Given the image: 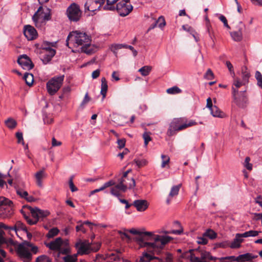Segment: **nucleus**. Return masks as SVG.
I'll return each instance as SVG.
<instances>
[{
	"label": "nucleus",
	"instance_id": "39",
	"mask_svg": "<svg viewBox=\"0 0 262 262\" xmlns=\"http://www.w3.org/2000/svg\"><path fill=\"white\" fill-rule=\"evenodd\" d=\"M166 92L168 94H175L180 93L182 92V91L177 86H173L172 88L168 89L166 90Z\"/></svg>",
	"mask_w": 262,
	"mask_h": 262
},
{
	"label": "nucleus",
	"instance_id": "33",
	"mask_svg": "<svg viewBox=\"0 0 262 262\" xmlns=\"http://www.w3.org/2000/svg\"><path fill=\"white\" fill-rule=\"evenodd\" d=\"M133 162L139 168L146 165L148 163V161L146 159H135L134 160Z\"/></svg>",
	"mask_w": 262,
	"mask_h": 262
},
{
	"label": "nucleus",
	"instance_id": "45",
	"mask_svg": "<svg viewBox=\"0 0 262 262\" xmlns=\"http://www.w3.org/2000/svg\"><path fill=\"white\" fill-rule=\"evenodd\" d=\"M156 23L158 24V27L160 28H163L166 25L165 19L162 16L159 17Z\"/></svg>",
	"mask_w": 262,
	"mask_h": 262
},
{
	"label": "nucleus",
	"instance_id": "41",
	"mask_svg": "<svg viewBox=\"0 0 262 262\" xmlns=\"http://www.w3.org/2000/svg\"><path fill=\"white\" fill-rule=\"evenodd\" d=\"M59 231V230L57 228H53L49 230V232L47 235V236L48 238H52L54 236L57 235Z\"/></svg>",
	"mask_w": 262,
	"mask_h": 262
},
{
	"label": "nucleus",
	"instance_id": "11",
	"mask_svg": "<svg viewBox=\"0 0 262 262\" xmlns=\"http://www.w3.org/2000/svg\"><path fill=\"white\" fill-rule=\"evenodd\" d=\"M133 6L129 3V0H122L116 5L117 12L120 16L127 15L133 10Z\"/></svg>",
	"mask_w": 262,
	"mask_h": 262
},
{
	"label": "nucleus",
	"instance_id": "47",
	"mask_svg": "<svg viewBox=\"0 0 262 262\" xmlns=\"http://www.w3.org/2000/svg\"><path fill=\"white\" fill-rule=\"evenodd\" d=\"M226 64L232 77H234L235 74V73L233 70V67L232 64H231V63L230 61H227L226 62Z\"/></svg>",
	"mask_w": 262,
	"mask_h": 262
},
{
	"label": "nucleus",
	"instance_id": "57",
	"mask_svg": "<svg viewBox=\"0 0 262 262\" xmlns=\"http://www.w3.org/2000/svg\"><path fill=\"white\" fill-rule=\"evenodd\" d=\"M241 246V245H239V243L236 240V238H235L233 240V241L231 243L230 247L231 248H239Z\"/></svg>",
	"mask_w": 262,
	"mask_h": 262
},
{
	"label": "nucleus",
	"instance_id": "55",
	"mask_svg": "<svg viewBox=\"0 0 262 262\" xmlns=\"http://www.w3.org/2000/svg\"><path fill=\"white\" fill-rule=\"evenodd\" d=\"M125 139L124 138L118 139L117 141V144L119 148H122L125 146Z\"/></svg>",
	"mask_w": 262,
	"mask_h": 262
},
{
	"label": "nucleus",
	"instance_id": "14",
	"mask_svg": "<svg viewBox=\"0 0 262 262\" xmlns=\"http://www.w3.org/2000/svg\"><path fill=\"white\" fill-rule=\"evenodd\" d=\"M17 62L24 70H30L33 68V63L26 55L20 56L17 59Z\"/></svg>",
	"mask_w": 262,
	"mask_h": 262
},
{
	"label": "nucleus",
	"instance_id": "26",
	"mask_svg": "<svg viewBox=\"0 0 262 262\" xmlns=\"http://www.w3.org/2000/svg\"><path fill=\"white\" fill-rule=\"evenodd\" d=\"M211 114L214 117L223 118L224 114L215 105L210 110Z\"/></svg>",
	"mask_w": 262,
	"mask_h": 262
},
{
	"label": "nucleus",
	"instance_id": "9",
	"mask_svg": "<svg viewBox=\"0 0 262 262\" xmlns=\"http://www.w3.org/2000/svg\"><path fill=\"white\" fill-rule=\"evenodd\" d=\"M232 96L233 99V102L240 107H245L248 103V98L246 90L236 92L233 89Z\"/></svg>",
	"mask_w": 262,
	"mask_h": 262
},
{
	"label": "nucleus",
	"instance_id": "13",
	"mask_svg": "<svg viewBox=\"0 0 262 262\" xmlns=\"http://www.w3.org/2000/svg\"><path fill=\"white\" fill-rule=\"evenodd\" d=\"M75 247L77 250L76 254L83 255L89 254L92 250L90 244L88 241H79L75 244Z\"/></svg>",
	"mask_w": 262,
	"mask_h": 262
},
{
	"label": "nucleus",
	"instance_id": "3",
	"mask_svg": "<svg viewBox=\"0 0 262 262\" xmlns=\"http://www.w3.org/2000/svg\"><path fill=\"white\" fill-rule=\"evenodd\" d=\"M118 182L111 190V193L116 196H119L120 191L125 192L127 189L133 188L136 185L134 178L127 177V172L123 173L122 178L118 180Z\"/></svg>",
	"mask_w": 262,
	"mask_h": 262
},
{
	"label": "nucleus",
	"instance_id": "61",
	"mask_svg": "<svg viewBox=\"0 0 262 262\" xmlns=\"http://www.w3.org/2000/svg\"><path fill=\"white\" fill-rule=\"evenodd\" d=\"M214 106H213L212 99L211 98L209 97L207 99V104H206V107L210 110Z\"/></svg>",
	"mask_w": 262,
	"mask_h": 262
},
{
	"label": "nucleus",
	"instance_id": "17",
	"mask_svg": "<svg viewBox=\"0 0 262 262\" xmlns=\"http://www.w3.org/2000/svg\"><path fill=\"white\" fill-rule=\"evenodd\" d=\"M56 51L55 50H41L40 58L44 64L50 62L55 55Z\"/></svg>",
	"mask_w": 262,
	"mask_h": 262
},
{
	"label": "nucleus",
	"instance_id": "18",
	"mask_svg": "<svg viewBox=\"0 0 262 262\" xmlns=\"http://www.w3.org/2000/svg\"><path fill=\"white\" fill-rule=\"evenodd\" d=\"M62 244V239L61 237L56 238L54 241L46 244V246L50 249L58 251Z\"/></svg>",
	"mask_w": 262,
	"mask_h": 262
},
{
	"label": "nucleus",
	"instance_id": "7",
	"mask_svg": "<svg viewBox=\"0 0 262 262\" xmlns=\"http://www.w3.org/2000/svg\"><path fill=\"white\" fill-rule=\"evenodd\" d=\"M31 243L25 242L19 244L17 249V253L24 262H30L32 259V254L30 253Z\"/></svg>",
	"mask_w": 262,
	"mask_h": 262
},
{
	"label": "nucleus",
	"instance_id": "42",
	"mask_svg": "<svg viewBox=\"0 0 262 262\" xmlns=\"http://www.w3.org/2000/svg\"><path fill=\"white\" fill-rule=\"evenodd\" d=\"M206 27L207 31L208 33V35H209L210 39H212V40H213V38L214 37V32H213V31L212 30V27H211L210 23H206Z\"/></svg>",
	"mask_w": 262,
	"mask_h": 262
},
{
	"label": "nucleus",
	"instance_id": "1",
	"mask_svg": "<svg viewBox=\"0 0 262 262\" xmlns=\"http://www.w3.org/2000/svg\"><path fill=\"white\" fill-rule=\"evenodd\" d=\"M127 231L137 235L135 240L140 248H146L148 252L154 254H158L164 246L172 239L169 236L156 235L150 232H140L134 228Z\"/></svg>",
	"mask_w": 262,
	"mask_h": 262
},
{
	"label": "nucleus",
	"instance_id": "64",
	"mask_svg": "<svg viewBox=\"0 0 262 262\" xmlns=\"http://www.w3.org/2000/svg\"><path fill=\"white\" fill-rule=\"evenodd\" d=\"M250 1L254 5L262 6V0H250Z\"/></svg>",
	"mask_w": 262,
	"mask_h": 262
},
{
	"label": "nucleus",
	"instance_id": "51",
	"mask_svg": "<svg viewBox=\"0 0 262 262\" xmlns=\"http://www.w3.org/2000/svg\"><path fill=\"white\" fill-rule=\"evenodd\" d=\"M197 242L199 244L205 245L208 243V239L203 234V236L198 238Z\"/></svg>",
	"mask_w": 262,
	"mask_h": 262
},
{
	"label": "nucleus",
	"instance_id": "8",
	"mask_svg": "<svg viewBox=\"0 0 262 262\" xmlns=\"http://www.w3.org/2000/svg\"><path fill=\"white\" fill-rule=\"evenodd\" d=\"M29 209L33 217V220L30 219L25 215H24V217L30 225L36 224L39 219L46 217L49 214V212L47 210H42L36 207L33 208L31 207H29Z\"/></svg>",
	"mask_w": 262,
	"mask_h": 262
},
{
	"label": "nucleus",
	"instance_id": "23",
	"mask_svg": "<svg viewBox=\"0 0 262 262\" xmlns=\"http://www.w3.org/2000/svg\"><path fill=\"white\" fill-rule=\"evenodd\" d=\"M233 83L232 86V92H233V89H234L235 91L239 92L238 89L242 86V85H245L247 83L246 82H244V81H240L239 79L237 77H233Z\"/></svg>",
	"mask_w": 262,
	"mask_h": 262
},
{
	"label": "nucleus",
	"instance_id": "38",
	"mask_svg": "<svg viewBox=\"0 0 262 262\" xmlns=\"http://www.w3.org/2000/svg\"><path fill=\"white\" fill-rule=\"evenodd\" d=\"M161 158L162 159V162L161 164V167L164 168L168 164L170 161V158L167 155H162Z\"/></svg>",
	"mask_w": 262,
	"mask_h": 262
},
{
	"label": "nucleus",
	"instance_id": "37",
	"mask_svg": "<svg viewBox=\"0 0 262 262\" xmlns=\"http://www.w3.org/2000/svg\"><path fill=\"white\" fill-rule=\"evenodd\" d=\"M204 236L208 237L210 239H214L216 237V233L211 229H208L204 233Z\"/></svg>",
	"mask_w": 262,
	"mask_h": 262
},
{
	"label": "nucleus",
	"instance_id": "4",
	"mask_svg": "<svg viewBox=\"0 0 262 262\" xmlns=\"http://www.w3.org/2000/svg\"><path fill=\"white\" fill-rule=\"evenodd\" d=\"M196 124V122L193 120H188L184 117L174 118L171 122L167 130L168 135L171 136L174 134L176 132L180 131L187 127L192 126Z\"/></svg>",
	"mask_w": 262,
	"mask_h": 262
},
{
	"label": "nucleus",
	"instance_id": "59",
	"mask_svg": "<svg viewBox=\"0 0 262 262\" xmlns=\"http://www.w3.org/2000/svg\"><path fill=\"white\" fill-rule=\"evenodd\" d=\"M1 229H10V230H16V227L15 226V227H9L8 226H6L4 223H3L2 222H0V230Z\"/></svg>",
	"mask_w": 262,
	"mask_h": 262
},
{
	"label": "nucleus",
	"instance_id": "54",
	"mask_svg": "<svg viewBox=\"0 0 262 262\" xmlns=\"http://www.w3.org/2000/svg\"><path fill=\"white\" fill-rule=\"evenodd\" d=\"M204 77L208 80H211L213 78V74L210 69H208L204 75Z\"/></svg>",
	"mask_w": 262,
	"mask_h": 262
},
{
	"label": "nucleus",
	"instance_id": "28",
	"mask_svg": "<svg viewBox=\"0 0 262 262\" xmlns=\"http://www.w3.org/2000/svg\"><path fill=\"white\" fill-rule=\"evenodd\" d=\"M56 44V42H51L49 41H43L41 45V50H54L52 47H54Z\"/></svg>",
	"mask_w": 262,
	"mask_h": 262
},
{
	"label": "nucleus",
	"instance_id": "48",
	"mask_svg": "<svg viewBox=\"0 0 262 262\" xmlns=\"http://www.w3.org/2000/svg\"><path fill=\"white\" fill-rule=\"evenodd\" d=\"M250 159L249 157L245 158L244 166L248 170H251L252 169V165L250 163Z\"/></svg>",
	"mask_w": 262,
	"mask_h": 262
},
{
	"label": "nucleus",
	"instance_id": "6",
	"mask_svg": "<svg viewBox=\"0 0 262 262\" xmlns=\"http://www.w3.org/2000/svg\"><path fill=\"white\" fill-rule=\"evenodd\" d=\"M64 75L55 76L47 83V89L50 95H55L60 89L63 84Z\"/></svg>",
	"mask_w": 262,
	"mask_h": 262
},
{
	"label": "nucleus",
	"instance_id": "56",
	"mask_svg": "<svg viewBox=\"0 0 262 262\" xmlns=\"http://www.w3.org/2000/svg\"><path fill=\"white\" fill-rule=\"evenodd\" d=\"M182 232H183V229L181 227L180 229H179V230H172L171 231H167L165 233H168V234L172 233V234H177V235H180Z\"/></svg>",
	"mask_w": 262,
	"mask_h": 262
},
{
	"label": "nucleus",
	"instance_id": "53",
	"mask_svg": "<svg viewBox=\"0 0 262 262\" xmlns=\"http://www.w3.org/2000/svg\"><path fill=\"white\" fill-rule=\"evenodd\" d=\"M143 138L144 140V144L147 146L148 142L151 140V138L149 136V134L147 133H144L143 135Z\"/></svg>",
	"mask_w": 262,
	"mask_h": 262
},
{
	"label": "nucleus",
	"instance_id": "12",
	"mask_svg": "<svg viewBox=\"0 0 262 262\" xmlns=\"http://www.w3.org/2000/svg\"><path fill=\"white\" fill-rule=\"evenodd\" d=\"M245 25L238 21L233 24V28L236 30L230 32L231 38L235 41H240L243 39V29L245 28Z\"/></svg>",
	"mask_w": 262,
	"mask_h": 262
},
{
	"label": "nucleus",
	"instance_id": "44",
	"mask_svg": "<svg viewBox=\"0 0 262 262\" xmlns=\"http://www.w3.org/2000/svg\"><path fill=\"white\" fill-rule=\"evenodd\" d=\"M16 193L18 195H19L21 198L24 199L26 196L28 195V192L27 191L24 190L20 188H16Z\"/></svg>",
	"mask_w": 262,
	"mask_h": 262
},
{
	"label": "nucleus",
	"instance_id": "5",
	"mask_svg": "<svg viewBox=\"0 0 262 262\" xmlns=\"http://www.w3.org/2000/svg\"><path fill=\"white\" fill-rule=\"evenodd\" d=\"M50 18V10L49 8L43 9L42 7L38 8L32 17L36 27L38 28L44 25Z\"/></svg>",
	"mask_w": 262,
	"mask_h": 262
},
{
	"label": "nucleus",
	"instance_id": "62",
	"mask_svg": "<svg viewBox=\"0 0 262 262\" xmlns=\"http://www.w3.org/2000/svg\"><path fill=\"white\" fill-rule=\"evenodd\" d=\"M124 48L129 49V50H130L133 52V55L134 56H136L137 55V51L134 49V48L133 46L127 45L125 44Z\"/></svg>",
	"mask_w": 262,
	"mask_h": 262
},
{
	"label": "nucleus",
	"instance_id": "29",
	"mask_svg": "<svg viewBox=\"0 0 262 262\" xmlns=\"http://www.w3.org/2000/svg\"><path fill=\"white\" fill-rule=\"evenodd\" d=\"M78 254L73 255H67L62 257L64 262H76L77 260Z\"/></svg>",
	"mask_w": 262,
	"mask_h": 262
},
{
	"label": "nucleus",
	"instance_id": "32",
	"mask_svg": "<svg viewBox=\"0 0 262 262\" xmlns=\"http://www.w3.org/2000/svg\"><path fill=\"white\" fill-rule=\"evenodd\" d=\"M118 0H107L106 5L104 6L105 10H114L115 9L114 4L117 2Z\"/></svg>",
	"mask_w": 262,
	"mask_h": 262
},
{
	"label": "nucleus",
	"instance_id": "22",
	"mask_svg": "<svg viewBox=\"0 0 262 262\" xmlns=\"http://www.w3.org/2000/svg\"><path fill=\"white\" fill-rule=\"evenodd\" d=\"M181 186V185L180 184L178 185L173 186L171 188L169 194L168 198L166 200V202L167 204H169L171 198L175 196L178 194Z\"/></svg>",
	"mask_w": 262,
	"mask_h": 262
},
{
	"label": "nucleus",
	"instance_id": "31",
	"mask_svg": "<svg viewBox=\"0 0 262 262\" xmlns=\"http://www.w3.org/2000/svg\"><path fill=\"white\" fill-rule=\"evenodd\" d=\"M24 79H25L26 83L27 85L30 86L33 82V75L32 74L26 73L24 76Z\"/></svg>",
	"mask_w": 262,
	"mask_h": 262
},
{
	"label": "nucleus",
	"instance_id": "52",
	"mask_svg": "<svg viewBox=\"0 0 262 262\" xmlns=\"http://www.w3.org/2000/svg\"><path fill=\"white\" fill-rule=\"evenodd\" d=\"M220 20L224 24V26L228 29H230V27L228 25L226 18L223 15H221L219 17Z\"/></svg>",
	"mask_w": 262,
	"mask_h": 262
},
{
	"label": "nucleus",
	"instance_id": "21",
	"mask_svg": "<svg viewBox=\"0 0 262 262\" xmlns=\"http://www.w3.org/2000/svg\"><path fill=\"white\" fill-rule=\"evenodd\" d=\"M46 177L47 174L43 170H39L35 174L36 182L38 187H42V180Z\"/></svg>",
	"mask_w": 262,
	"mask_h": 262
},
{
	"label": "nucleus",
	"instance_id": "35",
	"mask_svg": "<svg viewBox=\"0 0 262 262\" xmlns=\"http://www.w3.org/2000/svg\"><path fill=\"white\" fill-rule=\"evenodd\" d=\"M5 124L10 129H13L16 127L17 123L13 119L9 118L5 121Z\"/></svg>",
	"mask_w": 262,
	"mask_h": 262
},
{
	"label": "nucleus",
	"instance_id": "49",
	"mask_svg": "<svg viewBox=\"0 0 262 262\" xmlns=\"http://www.w3.org/2000/svg\"><path fill=\"white\" fill-rule=\"evenodd\" d=\"M73 177H71L69 180V186L72 192H75L77 191V188L74 185L73 182Z\"/></svg>",
	"mask_w": 262,
	"mask_h": 262
},
{
	"label": "nucleus",
	"instance_id": "50",
	"mask_svg": "<svg viewBox=\"0 0 262 262\" xmlns=\"http://www.w3.org/2000/svg\"><path fill=\"white\" fill-rule=\"evenodd\" d=\"M16 136L17 139V142L18 143H21L23 145H24L25 143L24 142L23 133L21 132H17L16 133Z\"/></svg>",
	"mask_w": 262,
	"mask_h": 262
},
{
	"label": "nucleus",
	"instance_id": "27",
	"mask_svg": "<svg viewBox=\"0 0 262 262\" xmlns=\"http://www.w3.org/2000/svg\"><path fill=\"white\" fill-rule=\"evenodd\" d=\"M12 204V202L10 200L3 196L0 197V207L2 208L5 209V206L11 207Z\"/></svg>",
	"mask_w": 262,
	"mask_h": 262
},
{
	"label": "nucleus",
	"instance_id": "25",
	"mask_svg": "<svg viewBox=\"0 0 262 262\" xmlns=\"http://www.w3.org/2000/svg\"><path fill=\"white\" fill-rule=\"evenodd\" d=\"M107 83L105 78L103 77L101 78V92L100 93L102 95L103 98L106 96V92L107 91Z\"/></svg>",
	"mask_w": 262,
	"mask_h": 262
},
{
	"label": "nucleus",
	"instance_id": "34",
	"mask_svg": "<svg viewBox=\"0 0 262 262\" xmlns=\"http://www.w3.org/2000/svg\"><path fill=\"white\" fill-rule=\"evenodd\" d=\"M125 44H113L111 47V51L114 53L116 56L117 55V51L122 48H124Z\"/></svg>",
	"mask_w": 262,
	"mask_h": 262
},
{
	"label": "nucleus",
	"instance_id": "43",
	"mask_svg": "<svg viewBox=\"0 0 262 262\" xmlns=\"http://www.w3.org/2000/svg\"><path fill=\"white\" fill-rule=\"evenodd\" d=\"M255 78L257 81V85L262 89V75L259 71L255 72Z\"/></svg>",
	"mask_w": 262,
	"mask_h": 262
},
{
	"label": "nucleus",
	"instance_id": "58",
	"mask_svg": "<svg viewBox=\"0 0 262 262\" xmlns=\"http://www.w3.org/2000/svg\"><path fill=\"white\" fill-rule=\"evenodd\" d=\"M115 184H116V182H115V181H114V180H110V181L105 183L103 185V186L104 187V188L105 189L106 188H107V187H108L110 186H111L115 185Z\"/></svg>",
	"mask_w": 262,
	"mask_h": 262
},
{
	"label": "nucleus",
	"instance_id": "15",
	"mask_svg": "<svg viewBox=\"0 0 262 262\" xmlns=\"http://www.w3.org/2000/svg\"><path fill=\"white\" fill-rule=\"evenodd\" d=\"M152 259H158L159 262H172V255L170 254L167 255L165 261H163L161 259L157 257L152 256L146 252H143L142 256L140 258V262H149Z\"/></svg>",
	"mask_w": 262,
	"mask_h": 262
},
{
	"label": "nucleus",
	"instance_id": "36",
	"mask_svg": "<svg viewBox=\"0 0 262 262\" xmlns=\"http://www.w3.org/2000/svg\"><path fill=\"white\" fill-rule=\"evenodd\" d=\"M259 232L255 230H250L242 233L243 237H255L258 235Z\"/></svg>",
	"mask_w": 262,
	"mask_h": 262
},
{
	"label": "nucleus",
	"instance_id": "30",
	"mask_svg": "<svg viewBox=\"0 0 262 262\" xmlns=\"http://www.w3.org/2000/svg\"><path fill=\"white\" fill-rule=\"evenodd\" d=\"M151 70V67L150 66H144L140 68L138 72H139L143 76H146L149 75L150 71Z\"/></svg>",
	"mask_w": 262,
	"mask_h": 262
},
{
	"label": "nucleus",
	"instance_id": "2",
	"mask_svg": "<svg viewBox=\"0 0 262 262\" xmlns=\"http://www.w3.org/2000/svg\"><path fill=\"white\" fill-rule=\"evenodd\" d=\"M67 46L72 44L75 47L81 46V51L87 54H91L96 50L95 47L91 44V37L86 33L79 31L70 32L66 40Z\"/></svg>",
	"mask_w": 262,
	"mask_h": 262
},
{
	"label": "nucleus",
	"instance_id": "10",
	"mask_svg": "<svg viewBox=\"0 0 262 262\" xmlns=\"http://www.w3.org/2000/svg\"><path fill=\"white\" fill-rule=\"evenodd\" d=\"M67 15L71 21H77L81 16L79 6L75 3L72 4L67 10Z\"/></svg>",
	"mask_w": 262,
	"mask_h": 262
},
{
	"label": "nucleus",
	"instance_id": "19",
	"mask_svg": "<svg viewBox=\"0 0 262 262\" xmlns=\"http://www.w3.org/2000/svg\"><path fill=\"white\" fill-rule=\"evenodd\" d=\"M133 205L138 211H144L148 206V202L144 200H135Z\"/></svg>",
	"mask_w": 262,
	"mask_h": 262
},
{
	"label": "nucleus",
	"instance_id": "24",
	"mask_svg": "<svg viewBox=\"0 0 262 262\" xmlns=\"http://www.w3.org/2000/svg\"><path fill=\"white\" fill-rule=\"evenodd\" d=\"M241 72L242 80L244 81V82L248 83L249 81V78L250 76V74L249 70H248V68L245 66H243L242 68Z\"/></svg>",
	"mask_w": 262,
	"mask_h": 262
},
{
	"label": "nucleus",
	"instance_id": "40",
	"mask_svg": "<svg viewBox=\"0 0 262 262\" xmlns=\"http://www.w3.org/2000/svg\"><path fill=\"white\" fill-rule=\"evenodd\" d=\"M71 249H70V247L67 246L63 248H60L59 250H58L57 254H58V256H59V255L60 254H65V255H70L69 254L71 253Z\"/></svg>",
	"mask_w": 262,
	"mask_h": 262
},
{
	"label": "nucleus",
	"instance_id": "46",
	"mask_svg": "<svg viewBox=\"0 0 262 262\" xmlns=\"http://www.w3.org/2000/svg\"><path fill=\"white\" fill-rule=\"evenodd\" d=\"M36 262H51V260L49 257L41 255L37 258Z\"/></svg>",
	"mask_w": 262,
	"mask_h": 262
},
{
	"label": "nucleus",
	"instance_id": "20",
	"mask_svg": "<svg viewBox=\"0 0 262 262\" xmlns=\"http://www.w3.org/2000/svg\"><path fill=\"white\" fill-rule=\"evenodd\" d=\"M257 255H254L252 253H247L241 254L236 257V259L238 261H251L252 259L256 258Z\"/></svg>",
	"mask_w": 262,
	"mask_h": 262
},
{
	"label": "nucleus",
	"instance_id": "16",
	"mask_svg": "<svg viewBox=\"0 0 262 262\" xmlns=\"http://www.w3.org/2000/svg\"><path fill=\"white\" fill-rule=\"evenodd\" d=\"M24 34L28 40H32L37 37L36 29L30 25H26L24 28Z\"/></svg>",
	"mask_w": 262,
	"mask_h": 262
},
{
	"label": "nucleus",
	"instance_id": "63",
	"mask_svg": "<svg viewBox=\"0 0 262 262\" xmlns=\"http://www.w3.org/2000/svg\"><path fill=\"white\" fill-rule=\"evenodd\" d=\"M243 237L242 236V233L236 234L235 238H236V240L238 242V243H239V245H241V243H242L243 241Z\"/></svg>",
	"mask_w": 262,
	"mask_h": 262
},
{
	"label": "nucleus",
	"instance_id": "60",
	"mask_svg": "<svg viewBox=\"0 0 262 262\" xmlns=\"http://www.w3.org/2000/svg\"><path fill=\"white\" fill-rule=\"evenodd\" d=\"M119 233L121 236V237L122 239L127 238L128 240H130V236L128 235V234L125 232L119 231Z\"/></svg>",
	"mask_w": 262,
	"mask_h": 262
}]
</instances>
